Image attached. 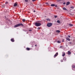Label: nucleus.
I'll list each match as a JSON object with an SVG mask.
<instances>
[{
  "label": "nucleus",
  "mask_w": 75,
  "mask_h": 75,
  "mask_svg": "<svg viewBox=\"0 0 75 75\" xmlns=\"http://www.w3.org/2000/svg\"><path fill=\"white\" fill-rule=\"evenodd\" d=\"M38 30H40V27H38L37 28Z\"/></svg>",
  "instance_id": "nucleus-23"
},
{
  "label": "nucleus",
  "mask_w": 75,
  "mask_h": 75,
  "mask_svg": "<svg viewBox=\"0 0 75 75\" xmlns=\"http://www.w3.org/2000/svg\"><path fill=\"white\" fill-rule=\"evenodd\" d=\"M26 50H27V51H30V48H28V47H27L26 49Z\"/></svg>",
  "instance_id": "nucleus-7"
},
{
  "label": "nucleus",
  "mask_w": 75,
  "mask_h": 75,
  "mask_svg": "<svg viewBox=\"0 0 75 75\" xmlns=\"http://www.w3.org/2000/svg\"><path fill=\"white\" fill-rule=\"evenodd\" d=\"M46 20H47V21H50V20H51L50 19H49V18L47 19Z\"/></svg>",
  "instance_id": "nucleus-19"
},
{
  "label": "nucleus",
  "mask_w": 75,
  "mask_h": 75,
  "mask_svg": "<svg viewBox=\"0 0 75 75\" xmlns=\"http://www.w3.org/2000/svg\"><path fill=\"white\" fill-rule=\"evenodd\" d=\"M62 42H64V41H62Z\"/></svg>",
  "instance_id": "nucleus-39"
},
{
  "label": "nucleus",
  "mask_w": 75,
  "mask_h": 75,
  "mask_svg": "<svg viewBox=\"0 0 75 75\" xmlns=\"http://www.w3.org/2000/svg\"><path fill=\"white\" fill-rule=\"evenodd\" d=\"M70 4V2H68L67 3L66 5L67 6H68V5H69Z\"/></svg>",
  "instance_id": "nucleus-10"
},
{
  "label": "nucleus",
  "mask_w": 75,
  "mask_h": 75,
  "mask_svg": "<svg viewBox=\"0 0 75 75\" xmlns=\"http://www.w3.org/2000/svg\"><path fill=\"white\" fill-rule=\"evenodd\" d=\"M11 42H14V38H12L11 39Z\"/></svg>",
  "instance_id": "nucleus-6"
},
{
  "label": "nucleus",
  "mask_w": 75,
  "mask_h": 75,
  "mask_svg": "<svg viewBox=\"0 0 75 75\" xmlns=\"http://www.w3.org/2000/svg\"><path fill=\"white\" fill-rule=\"evenodd\" d=\"M51 6H52V7H54V6H55V4H52L51 5Z\"/></svg>",
  "instance_id": "nucleus-13"
},
{
  "label": "nucleus",
  "mask_w": 75,
  "mask_h": 75,
  "mask_svg": "<svg viewBox=\"0 0 75 75\" xmlns=\"http://www.w3.org/2000/svg\"><path fill=\"white\" fill-rule=\"evenodd\" d=\"M61 62H63V60H62V59L61 60Z\"/></svg>",
  "instance_id": "nucleus-30"
},
{
  "label": "nucleus",
  "mask_w": 75,
  "mask_h": 75,
  "mask_svg": "<svg viewBox=\"0 0 75 75\" xmlns=\"http://www.w3.org/2000/svg\"><path fill=\"white\" fill-rule=\"evenodd\" d=\"M63 60H64V61H65L67 59V58L65 57H64L63 58Z\"/></svg>",
  "instance_id": "nucleus-14"
},
{
  "label": "nucleus",
  "mask_w": 75,
  "mask_h": 75,
  "mask_svg": "<svg viewBox=\"0 0 75 75\" xmlns=\"http://www.w3.org/2000/svg\"><path fill=\"white\" fill-rule=\"evenodd\" d=\"M25 2H28V0H25Z\"/></svg>",
  "instance_id": "nucleus-24"
},
{
  "label": "nucleus",
  "mask_w": 75,
  "mask_h": 75,
  "mask_svg": "<svg viewBox=\"0 0 75 75\" xmlns=\"http://www.w3.org/2000/svg\"><path fill=\"white\" fill-rule=\"evenodd\" d=\"M68 37H69V38H70L71 37V36L68 35Z\"/></svg>",
  "instance_id": "nucleus-27"
},
{
  "label": "nucleus",
  "mask_w": 75,
  "mask_h": 75,
  "mask_svg": "<svg viewBox=\"0 0 75 75\" xmlns=\"http://www.w3.org/2000/svg\"><path fill=\"white\" fill-rule=\"evenodd\" d=\"M66 40H68V41H70V39H69V38H66Z\"/></svg>",
  "instance_id": "nucleus-12"
},
{
  "label": "nucleus",
  "mask_w": 75,
  "mask_h": 75,
  "mask_svg": "<svg viewBox=\"0 0 75 75\" xmlns=\"http://www.w3.org/2000/svg\"><path fill=\"white\" fill-rule=\"evenodd\" d=\"M35 47H37V45H35Z\"/></svg>",
  "instance_id": "nucleus-36"
},
{
  "label": "nucleus",
  "mask_w": 75,
  "mask_h": 75,
  "mask_svg": "<svg viewBox=\"0 0 75 75\" xmlns=\"http://www.w3.org/2000/svg\"><path fill=\"white\" fill-rule=\"evenodd\" d=\"M28 31H32V30H29Z\"/></svg>",
  "instance_id": "nucleus-29"
},
{
  "label": "nucleus",
  "mask_w": 75,
  "mask_h": 75,
  "mask_svg": "<svg viewBox=\"0 0 75 75\" xmlns=\"http://www.w3.org/2000/svg\"><path fill=\"white\" fill-rule=\"evenodd\" d=\"M52 25V23H48L47 24V27H50Z\"/></svg>",
  "instance_id": "nucleus-3"
},
{
  "label": "nucleus",
  "mask_w": 75,
  "mask_h": 75,
  "mask_svg": "<svg viewBox=\"0 0 75 75\" xmlns=\"http://www.w3.org/2000/svg\"><path fill=\"white\" fill-rule=\"evenodd\" d=\"M57 23H61V22H60L59 21V20L57 21Z\"/></svg>",
  "instance_id": "nucleus-16"
},
{
  "label": "nucleus",
  "mask_w": 75,
  "mask_h": 75,
  "mask_svg": "<svg viewBox=\"0 0 75 75\" xmlns=\"http://www.w3.org/2000/svg\"><path fill=\"white\" fill-rule=\"evenodd\" d=\"M69 25L70 27H72L73 26V24H71V23H69Z\"/></svg>",
  "instance_id": "nucleus-9"
},
{
  "label": "nucleus",
  "mask_w": 75,
  "mask_h": 75,
  "mask_svg": "<svg viewBox=\"0 0 75 75\" xmlns=\"http://www.w3.org/2000/svg\"><path fill=\"white\" fill-rule=\"evenodd\" d=\"M63 9L64 10H67V8H65V7H64L63 8Z\"/></svg>",
  "instance_id": "nucleus-17"
},
{
  "label": "nucleus",
  "mask_w": 75,
  "mask_h": 75,
  "mask_svg": "<svg viewBox=\"0 0 75 75\" xmlns=\"http://www.w3.org/2000/svg\"><path fill=\"white\" fill-rule=\"evenodd\" d=\"M62 42H64V41H62Z\"/></svg>",
  "instance_id": "nucleus-38"
},
{
  "label": "nucleus",
  "mask_w": 75,
  "mask_h": 75,
  "mask_svg": "<svg viewBox=\"0 0 75 75\" xmlns=\"http://www.w3.org/2000/svg\"><path fill=\"white\" fill-rule=\"evenodd\" d=\"M55 6L56 7H57V5H55Z\"/></svg>",
  "instance_id": "nucleus-33"
},
{
  "label": "nucleus",
  "mask_w": 75,
  "mask_h": 75,
  "mask_svg": "<svg viewBox=\"0 0 75 75\" xmlns=\"http://www.w3.org/2000/svg\"><path fill=\"white\" fill-rule=\"evenodd\" d=\"M56 32H57V33H59L60 32V30H56Z\"/></svg>",
  "instance_id": "nucleus-15"
},
{
  "label": "nucleus",
  "mask_w": 75,
  "mask_h": 75,
  "mask_svg": "<svg viewBox=\"0 0 75 75\" xmlns=\"http://www.w3.org/2000/svg\"><path fill=\"white\" fill-rule=\"evenodd\" d=\"M22 21L23 22H25V19H22Z\"/></svg>",
  "instance_id": "nucleus-20"
},
{
  "label": "nucleus",
  "mask_w": 75,
  "mask_h": 75,
  "mask_svg": "<svg viewBox=\"0 0 75 75\" xmlns=\"http://www.w3.org/2000/svg\"><path fill=\"white\" fill-rule=\"evenodd\" d=\"M17 6V3H15L14 4V7Z\"/></svg>",
  "instance_id": "nucleus-11"
},
{
  "label": "nucleus",
  "mask_w": 75,
  "mask_h": 75,
  "mask_svg": "<svg viewBox=\"0 0 75 75\" xmlns=\"http://www.w3.org/2000/svg\"><path fill=\"white\" fill-rule=\"evenodd\" d=\"M35 25L36 27H39V26H40L41 25V24L40 23H35Z\"/></svg>",
  "instance_id": "nucleus-2"
},
{
  "label": "nucleus",
  "mask_w": 75,
  "mask_h": 75,
  "mask_svg": "<svg viewBox=\"0 0 75 75\" xmlns=\"http://www.w3.org/2000/svg\"><path fill=\"white\" fill-rule=\"evenodd\" d=\"M21 25L22 26H24V25H23V24L22 23H20L15 25L14 26V28H16V27H20V26H21Z\"/></svg>",
  "instance_id": "nucleus-1"
},
{
  "label": "nucleus",
  "mask_w": 75,
  "mask_h": 75,
  "mask_svg": "<svg viewBox=\"0 0 75 75\" xmlns=\"http://www.w3.org/2000/svg\"><path fill=\"white\" fill-rule=\"evenodd\" d=\"M58 55V52L56 53L54 56V58H55L56 57H57Z\"/></svg>",
  "instance_id": "nucleus-4"
},
{
  "label": "nucleus",
  "mask_w": 75,
  "mask_h": 75,
  "mask_svg": "<svg viewBox=\"0 0 75 75\" xmlns=\"http://www.w3.org/2000/svg\"><path fill=\"white\" fill-rule=\"evenodd\" d=\"M66 4V3L65 2H64L63 3V4Z\"/></svg>",
  "instance_id": "nucleus-32"
},
{
  "label": "nucleus",
  "mask_w": 75,
  "mask_h": 75,
  "mask_svg": "<svg viewBox=\"0 0 75 75\" xmlns=\"http://www.w3.org/2000/svg\"><path fill=\"white\" fill-rule=\"evenodd\" d=\"M23 31H26V30H23Z\"/></svg>",
  "instance_id": "nucleus-34"
},
{
  "label": "nucleus",
  "mask_w": 75,
  "mask_h": 75,
  "mask_svg": "<svg viewBox=\"0 0 75 75\" xmlns=\"http://www.w3.org/2000/svg\"><path fill=\"white\" fill-rule=\"evenodd\" d=\"M57 42H58V43H61V42L60 41H58Z\"/></svg>",
  "instance_id": "nucleus-21"
},
{
  "label": "nucleus",
  "mask_w": 75,
  "mask_h": 75,
  "mask_svg": "<svg viewBox=\"0 0 75 75\" xmlns=\"http://www.w3.org/2000/svg\"><path fill=\"white\" fill-rule=\"evenodd\" d=\"M71 8H72V9H74V7L73 6H71Z\"/></svg>",
  "instance_id": "nucleus-22"
},
{
  "label": "nucleus",
  "mask_w": 75,
  "mask_h": 75,
  "mask_svg": "<svg viewBox=\"0 0 75 75\" xmlns=\"http://www.w3.org/2000/svg\"><path fill=\"white\" fill-rule=\"evenodd\" d=\"M35 1V0H32V1H33V2Z\"/></svg>",
  "instance_id": "nucleus-31"
},
{
  "label": "nucleus",
  "mask_w": 75,
  "mask_h": 75,
  "mask_svg": "<svg viewBox=\"0 0 75 75\" xmlns=\"http://www.w3.org/2000/svg\"><path fill=\"white\" fill-rule=\"evenodd\" d=\"M68 55H71V52L69 51L68 52Z\"/></svg>",
  "instance_id": "nucleus-8"
},
{
  "label": "nucleus",
  "mask_w": 75,
  "mask_h": 75,
  "mask_svg": "<svg viewBox=\"0 0 75 75\" xmlns=\"http://www.w3.org/2000/svg\"><path fill=\"white\" fill-rule=\"evenodd\" d=\"M8 3V2H5V4H7Z\"/></svg>",
  "instance_id": "nucleus-25"
},
{
  "label": "nucleus",
  "mask_w": 75,
  "mask_h": 75,
  "mask_svg": "<svg viewBox=\"0 0 75 75\" xmlns=\"http://www.w3.org/2000/svg\"><path fill=\"white\" fill-rule=\"evenodd\" d=\"M69 43L70 44H72V42H69Z\"/></svg>",
  "instance_id": "nucleus-26"
},
{
  "label": "nucleus",
  "mask_w": 75,
  "mask_h": 75,
  "mask_svg": "<svg viewBox=\"0 0 75 75\" xmlns=\"http://www.w3.org/2000/svg\"><path fill=\"white\" fill-rule=\"evenodd\" d=\"M65 55V52H62V57H64Z\"/></svg>",
  "instance_id": "nucleus-5"
},
{
  "label": "nucleus",
  "mask_w": 75,
  "mask_h": 75,
  "mask_svg": "<svg viewBox=\"0 0 75 75\" xmlns=\"http://www.w3.org/2000/svg\"><path fill=\"white\" fill-rule=\"evenodd\" d=\"M33 12H35V11H33Z\"/></svg>",
  "instance_id": "nucleus-37"
},
{
  "label": "nucleus",
  "mask_w": 75,
  "mask_h": 75,
  "mask_svg": "<svg viewBox=\"0 0 75 75\" xmlns=\"http://www.w3.org/2000/svg\"><path fill=\"white\" fill-rule=\"evenodd\" d=\"M72 68H74V69H75V65H73L72 66Z\"/></svg>",
  "instance_id": "nucleus-18"
},
{
  "label": "nucleus",
  "mask_w": 75,
  "mask_h": 75,
  "mask_svg": "<svg viewBox=\"0 0 75 75\" xmlns=\"http://www.w3.org/2000/svg\"><path fill=\"white\" fill-rule=\"evenodd\" d=\"M46 4H48V3H46Z\"/></svg>",
  "instance_id": "nucleus-35"
},
{
  "label": "nucleus",
  "mask_w": 75,
  "mask_h": 75,
  "mask_svg": "<svg viewBox=\"0 0 75 75\" xmlns=\"http://www.w3.org/2000/svg\"><path fill=\"white\" fill-rule=\"evenodd\" d=\"M55 18H57V16H54Z\"/></svg>",
  "instance_id": "nucleus-28"
}]
</instances>
